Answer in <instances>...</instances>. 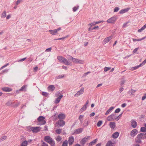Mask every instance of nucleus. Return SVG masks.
Wrapping results in <instances>:
<instances>
[{
  "instance_id": "nucleus-13",
  "label": "nucleus",
  "mask_w": 146,
  "mask_h": 146,
  "mask_svg": "<svg viewBox=\"0 0 146 146\" xmlns=\"http://www.w3.org/2000/svg\"><path fill=\"white\" fill-rule=\"evenodd\" d=\"M74 139L73 136H70L69 137L68 142L69 145H71L74 142Z\"/></svg>"
},
{
  "instance_id": "nucleus-2",
  "label": "nucleus",
  "mask_w": 146,
  "mask_h": 146,
  "mask_svg": "<svg viewBox=\"0 0 146 146\" xmlns=\"http://www.w3.org/2000/svg\"><path fill=\"white\" fill-rule=\"evenodd\" d=\"M44 140L46 142L51 145V146H54L55 142L54 140L49 136H46L44 137Z\"/></svg>"
},
{
  "instance_id": "nucleus-7",
  "label": "nucleus",
  "mask_w": 146,
  "mask_h": 146,
  "mask_svg": "<svg viewBox=\"0 0 146 146\" xmlns=\"http://www.w3.org/2000/svg\"><path fill=\"white\" fill-rule=\"evenodd\" d=\"M89 101H87L86 102V104L83 106L81 108L80 110V112L81 113H82L85 110L87 107L88 106V104H89Z\"/></svg>"
},
{
  "instance_id": "nucleus-42",
  "label": "nucleus",
  "mask_w": 146,
  "mask_h": 146,
  "mask_svg": "<svg viewBox=\"0 0 146 146\" xmlns=\"http://www.w3.org/2000/svg\"><path fill=\"white\" fill-rule=\"evenodd\" d=\"M62 139L61 137L60 136H58L56 138V140L58 142H59Z\"/></svg>"
},
{
  "instance_id": "nucleus-33",
  "label": "nucleus",
  "mask_w": 146,
  "mask_h": 146,
  "mask_svg": "<svg viewBox=\"0 0 146 146\" xmlns=\"http://www.w3.org/2000/svg\"><path fill=\"white\" fill-rule=\"evenodd\" d=\"M146 28V24H145L144 26L142 27L140 29H139L138 30V32H141L143 31Z\"/></svg>"
},
{
  "instance_id": "nucleus-56",
  "label": "nucleus",
  "mask_w": 146,
  "mask_h": 146,
  "mask_svg": "<svg viewBox=\"0 0 146 146\" xmlns=\"http://www.w3.org/2000/svg\"><path fill=\"white\" fill-rule=\"evenodd\" d=\"M52 50L51 48H49L46 49L45 50V51L46 52H50Z\"/></svg>"
},
{
  "instance_id": "nucleus-11",
  "label": "nucleus",
  "mask_w": 146,
  "mask_h": 146,
  "mask_svg": "<svg viewBox=\"0 0 146 146\" xmlns=\"http://www.w3.org/2000/svg\"><path fill=\"white\" fill-rule=\"evenodd\" d=\"M41 128L40 127H33L32 131L33 133H37L39 132Z\"/></svg>"
},
{
  "instance_id": "nucleus-37",
  "label": "nucleus",
  "mask_w": 146,
  "mask_h": 146,
  "mask_svg": "<svg viewBox=\"0 0 146 146\" xmlns=\"http://www.w3.org/2000/svg\"><path fill=\"white\" fill-rule=\"evenodd\" d=\"M64 76V74H61L60 75L57 76H56L55 77V79H60L63 78Z\"/></svg>"
},
{
  "instance_id": "nucleus-41",
  "label": "nucleus",
  "mask_w": 146,
  "mask_h": 146,
  "mask_svg": "<svg viewBox=\"0 0 146 146\" xmlns=\"http://www.w3.org/2000/svg\"><path fill=\"white\" fill-rule=\"evenodd\" d=\"M84 117V116L82 115H80V116L79 117L78 119L80 120L81 123H82V121H83V118Z\"/></svg>"
},
{
  "instance_id": "nucleus-30",
  "label": "nucleus",
  "mask_w": 146,
  "mask_h": 146,
  "mask_svg": "<svg viewBox=\"0 0 146 146\" xmlns=\"http://www.w3.org/2000/svg\"><path fill=\"white\" fill-rule=\"evenodd\" d=\"M113 143L111 141H108L106 145V146H113Z\"/></svg>"
},
{
  "instance_id": "nucleus-35",
  "label": "nucleus",
  "mask_w": 146,
  "mask_h": 146,
  "mask_svg": "<svg viewBox=\"0 0 146 146\" xmlns=\"http://www.w3.org/2000/svg\"><path fill=\"white\" fill-rule=\"evenodd\" d=\"M97 139H96L94 140L93 141H92L89 144V146H92V145H94V144H95V143H96V142H97Z\"/></svg>"
},
{
  "instance_id": "nucleus-46",
  "label": "nucleus",
  "mask_w": 146,
  "mask_h": 146,
  "mask_svg": "<svg viewBox=\"0 0 146 146\" xmlns=\"http://www.w3.org/2000/svg\"><path fill=\"white\" fill-rule=\"evenodd\" d=\"M48 94L46 92H42V94L45 97L47 96L48 95Z\"/></svg>"
},
{
  "instance_id": "nucleus-48",
  "label": "nucleus",
  "mask_w": 146,
  "mask_h": 146,
  "mask_svg": "<svg viewBox=\"0 0 146 146\" xmlns=\"http://www.w3.org/2000/svg\"><path fill=\"white\" fill-rule=\"evenodd\" d=\"M111 69L110 67H105L104 68V70L105 72H107Z\"/></svg>"
},
{
  "instance_id": "nucleus-49",
  "label": "nucleus",
  "mask_w": 146,
  "mask_h": 146,
  "mask_svg": "<svg viewBox=\"0 0 146 146\" xmlns=\"http://www.w3.org/2000/svg\"><path fill=\"white\" fill-rule=\"evenodd\" d=\"M68 36H66L63 37L61 38H58L57 39H54V40H64V39H65V38H66Z\"/></svg>"
},
{
  "instance_id": "nucleus-40",
  "label": "nucleus",
  "mask_w": 146,
  "mask_h": 146,
  "mask_svg": "<svg viewBox=\"0 0 146 146\" xmlns=\"http://www.w3.org/2000/svg\"><path fill=\"white\" fill-rule=\"evenodd\" d=\"M141 131L142 132H146V127H142L141 128Z\"/></svg>"
},
{
  "instance_id": "nucleus-25",
  "label": "nucleus",
  "mask_w": 146,
  "mask_h": 146,
  "mask_svg": "<svg viewBox=\"0 0 146 146\" xmlns=\"http://www.w3.org/2000/svg\"><path fill=\"white\" fill-rule=\"evenodd\" d=\"M70 58H71V60H72V61L74 63L77 64V62L78 59L74 58L71 56H70Z\"/></svg>"
},
{
  "instance_id": "nucleus-32",
  "label": "nucleus",
  "mask_w": 146,
  "mask_h": 146,
  "mask_svg": "<svg viewBox=\"0 0 146 146\" xmlns=\"http://www.w3.org/2000/svg\"><path fill=\"white\" fill-rule=\"evenodd\" d=\"M146 38V37H143L142 38H141L139 39H136L133 38V42H135L136 41H141L142 40H144Z\"/></svg>"
},
{
  "instance_id": "nucleus-14",
  "label": "nucleus",
  "mask_w": 146,
  "mask_h": 146,
  "mask_svg": "<svg viewBox=\"0 0 146 146\" xmlns=\"http://www.w3.org/2000/svg\"><path fill=\"white\" fill-rule=\"evenodd\" d=\"M112 38L111 36H110L106 38L104 41H103L102 43L103 44H105L106 43L108 42Z\"/></svg>"
},
{
  "instance_id": "nucleus-31",
  "label": "nucleus",
  "mask_w": 146,
  "mask_h": 146,
  "mask_svg": "<svg viewBox=\"0 0 146 146\" xmlns=\"http://www.w3.org/2000/svg\"><path fill=\"white\" fill-rule=\"evenodd\" d=\"M6 16V11H4L1 13V18H5Z\"/></svg>"
},
{
  "instance_id": "nucleus-20",
  "label": "nucleus",
  "mask_w": 146,
  "mask_h": 146,
  "mask_svg": "<svg viewBox=\"0 0 146 146\" xmlns=\"http://www.w3.org/2000/svg\"><path fill=\"white\" fill-rule=\"evenodd\" d=\"M58 117L60 120H61L64 119L65 118V116L64 114L62 113L58 115Z\"/></svg>"
},
{
  "instance_id": "nucleus-50",
  "label": "nucleus",
  "mask_w": 146,
  "mask_h": 146,
  "mask_svg": "<svg viewBox=\"0 0 146 146\" xmlns=\"http://www.w3.org/2000/svg\"><path fill=\"white\" fill-rule=\"evenodd\" d=\"M146 63V59L144 61H143L142 62V63L140 64H139V65H140V67H141V66H143L144 64H145Z\"/></svg>"
},
{
  "instance_id": "nucleus-57",
  "label": "nucleus",
  "mask_w": 146,
  "mask_h": 146,
  "mask_svg": "<svg viewBox=\"0 0 146 146\" xmlns=\"http://www.w3.org/2000/svg\"><path fill=\"white\" fill-rule=\"evenodd\" d=\"M22 0H18L15 3L16 5H17L19 3H21Z\"/></svg>"
},
{
  "instance_id": "nucleus-5",
  "label": "nucleus",
  "mask_w": 146,
  "mask_h": 146,
  "mask_svg": "<svg viewBox=\"0 0 146 146\" xmlns=\"http://www.w3.org/2000/svg\"><path fill=\"white\" fill-rule=\"evenodd\" d=\"M84 88L83 87L81 88L80 90L78 91L75 94L74 96L77 97L82 94L84 92Z\"/></svg>"
},
{
  "instance_id": "nucleus-53",
  "label": "nucleus",
  "mask_w": 146,
  "mask_h": 146,
  "mask_svg": "<svg viewBox=\"0 0 146 146\" xmlns=\"http://www.w3.org/2000/svg\"><path fill=\"white\" fill-rule=\"evenodd\" d=\"M41 146H48V145L46 143L44 142H42V143Z\"/></svg>"
},
{
  "instance_id": "nucleus-21",
  "label": "nucleus",
  "mask_w": 146,
  "mask_h": 146,
  "mask_svg": "<svg viewBox=\"0 0 146 146\" xmlns=\"http://www.w3.org/2000/svg\"><path fill=\"white\" fill-rule=\"evenodd\" d=\"M114 115L112 114L109 116L107 117V119L108 121H112L114 120L113 119V116Z\"/></svg>"
},
{
  "instance_id": "nucleus-17",
  "label": "nucleus",
  "mask_w": 146,
  "mask_h": 146,
  "mask_svg": "<svg viewBox=\"0 0 146 146\" xmlns=\"http://www.w3.org/2000/svg\"><path fill=\"white\" fill-rule=\"evenodd\" d=\"M63 96L62 95H61L58 97L55 100V103L57 104H58L60 102L61 99L62 98Z\"/></svg>"
},
{
  "instance_id": "nucleus-24",
  "label": "nucleus",
  "mask_w": 146,
  "mask_h": 146,
  "mask_svg": "<svg viewBox=\"0 0 146 146\" xmlns=\"http://www.w3.org/2000/svg\"><path fill=\"white\" fill-rule=\"evenodd\" d=\"M114 109V107H111L106 112L105 115H107L111 111L113 110Z\"/></svg>"
},
{
  "instance_id": "nucleus-39",
  "label": "nucleus",
  "mask_w": 146,
  "mask_h": 146,
  "mask_svg": "<svg viewBox=\"0 0 146 146\" xmlns=\"http://www.w3.org/2000/svg\"><path fill=\"white\" fill-rule=\"evenodd\" d=\"M68 141L67 140L64 141L62 145V146H68Z\"/></svg>"
},
{
  "instance_id": "nucleus-58",
  "label": "nucleus",
  "mask_w": 146,
  "mask_h": 146,
  "mask_svg": "<svg viewBox=\"0 0 146 146\" xmlns=\"http://www.w3.org/2000/svg\"><path fill=\"white\" fill-rule=\"evenodd\" d=\"M11 15L10 14H9L6 17V19L7 20L9 19L10 18H11Z\"/></svg>"
},
{
  "instance_id": "nucleus-12",
  "label": "nucleus",
  "mask_w": 146,
  "mask_h": 146,
  "mask_svg": "<svg viewBox=\"0 0 146 146\" xmlns=\"http://www.w3.org/2000/svg\"><path fill=\"white\" fill-rule=\"evenodd\" d=\"M83 130V129L82 128H79L75 129L74 131L72 134L74 135L81 133L82 132Z\"/></svg>"
},
{
  "instance_id": "nucleus-54",
  "label": "nucleus",
  "mask_w": 146,
  "mask_h": 146,
  "mask_svg": "<svg viewBox=\"0 0 146 146\" xmlns=\"http://www.w3.org/2000/svg\"><path fill=\"white\" fill-rule=\"evenodd\" d=\"M119 8L117 7H116L114 9V12H117L119 11Z\"/></svg>"
},
{
  "instance_id": "nucleus-19",
  "label": "nucleus",
  "mask_w": 146,
  "mask_h": 146,
  "mask_svg": "<svg viewBox=\"0 0 146 146\" xmlns=\"http://www.w3.org/2000/svg\"><path fill=\"white\" fill-rule=\"evenodd\" d=\"M131 124L132 127L133 128H135L136 127L137 123L135 121L132 120L131 121Z\"/></svg>"
},
{
  "instance_id": "nucleus-8",
  "label": "nucleus",
  "mask_w": 146,
  "mask_h": 146,
  "mask_svg": "<svg viewBox=\"0 0 146 146\" xmlns=\"http://www.w3.org/2000/svg\"><path fill=\"white\" fill-rule=\"evenodd\" d=\"M90 138V136H87L83 138L80 142L81 144L84 145L86 142L88 140L89 138Z\"/></svg>"
},
{
  "instance_id": "nucleus-44",
  "label": "nucleus",
  "mask_w": 146,
  "mask_h": 146,
  "mask_svg": "<svg viewBox=\"0 0 146 146\" xmlns=\"http://www.w3.org/2000/svg\"><path fill=\"white\" fill-rule=\"evenodd\" d=\"M56 133L58 134H59L62 132V129H59L56 130Z\"/></svg>"
},
{
  "instance_id": "nucleus-59",
  "label": "nucleus",
  "mask_w": 146,
  "mask_h": 146,
  "mask_svg": "<svg viewBox=\"0 0 146 146\" xmlns=\"http://www.w3.org/2000/svg\"><path fill=\"white\" fill-rule=\"evenodd\" d=\"M20 104V103L19 102L15 104L14 102V107H16L19 106Z\"/></svg>"
},
{
  "instance_id": "nucleus-1",
  "label": "nucleus",
  "mask_w": 146,
  "mask_h": 146,
  "mask_svg": "<svg viewBox=\"0 0 146 146\" xmlns=\"http://www.w3.org/2000/svg\"><path fill=\"white\" fill-rule=\"evenodd\" d=\"M57 59L60 62L64 64L67 65H72V63L70 62L69 61L66 59L61 56H57Z\"/></svg>"
},
{
  "instance_id": "nucleus-64",
  "label": "nucleus",
  "mask_w": 146,
  "mask_h": 146,
  "mask_svg": "<svg viewBox=\"0 0 146 146\" xmlns=\"http://www.w3.org/2000/svg\"><path fill=\"white\" fill-rule=\"evenodd\" d=\"M90 73V72H86L83 75V77H85L86 76L87 74H89V73Z\"/></svg>"
},
{
  "instance_id": "nucleus-10",
  "label": "nucleus",
  "mask_w": 146,
  "mask_h": 146,
  "mask_svg": "<svg viewBox=\"0 0 146 146\" xmlns=\"http://www.w3.org/2000/svg\"><path fill=\"white\" fill-rule=\"evenodd\" d=\"M138 133V131L136 129H134L132 130L130 133V135L131 137H134Z\"/></svg>"
},
{
  "instance_id": "nucleus-9",
  "label": "nucleus",
  "mask_w": 146,
  "mask_h": 146,
  "mask_svg": "<svg viewBox=\"0 0 146 146\" xmlns=\"http://www.w3.org/2000/svg\"><path fill=\"white\" fill-rule=\"evenodd\" d=\"M137 138L141 139H145L146 138V133H141L137 135Z\"/></svg>"
},
{
  "instance_id": "nucleus-34",
  "label": "nucleus",
  "mask_w": 146,
  "mask_h": 146,
  "mask_svg": "<svg viewBox=\"0 0 146 146\" xmlns=\"http://www.w3.org/2000/svg\"><path fill=\"white\" fill-rule=\"evenodd\" d=\"M32 127L30 126L27 127L26 128V130L28 131H32Z\"/></svg>"
},
{
  "instance_id": "nucleus-27",
  "label": "nucleus",
  "mask_w": 146,
  "mask_h": 146,
  "mask_svg": "<svg viewBox=\"0 0 146 146\" xmlns=\"http://www.w3.org/2000/svg\"><path fill=\"white\" fill-rule=\"evenodd\" d=\"M28 141L26 140L23 141L21 144L20 146H27Z\"/></svg>"
},
{
  "instance_id": "nucleus-15",
  "label": "nucleus",
  "mask_w": 146,
  "mask_h": 146,
  "mask_svg": "<svg viewBox=\"0 0 146 146\" xmlns=\"http://www.w3.org/2000/svg\"><path fill=\"white\" fill-rule=\"evenodd\" d=\"M49 92H52L55 89V87L54 85H50L47 88Z\"/></svg>"
},
{
  "instance_id": "nucleus-60",
  "label": "nucleus",
  "mask_w": 146,
  "mask_h": 146,
  "mask_svg": "<svg viewBox=\"0 0 146 146\" xmlns=\"http://www.w3.org/2000/svg\"><path fill=\"white\" fill-rule=\"evenodd\" d=\"M122 113L119 115L117 117H116V119H117V120H118L121 117L122 115Z\"/></svg>"
},
{
  "instance_id": "nucleus-23",
  "label": "nucleus",
  "mask_w": 146,
  "mask_h": 146,
  "mask_svg": "<svg viewBox=\"0 0 146 146\" xmlns=\"http://www.w3.org/2000/svg\"><path fill=\"white\" fill-rule=\"evenodd\" d=\"M3 91L5 92H9L11 91L12 90L8 87H3L2 88Z\"/></svg>"
},
{
  "instance_id": "nucleus-45",
  "label": "nucleus",
  "mask_w": 146,
  "mask_h": 146,
  "mask_svg": "<svg viewBox=\"0 0 146 146\" xmlns=\"http://www.w3.org/2000/svg\"><path fill=\"white\" fill-rule=\"evenodd\" d=\"M102 123V121H99L97 123V125L98 127L100 126Z\"/></svg>"
},
{
  "instance_id": "nucleus-63",
  "label": "nucleus",
  "mask_w": 146,
  "mask_h": 146,
  "mask_svg": "<svg viewBox=\"0 0 146 146\" xmlns=\"http://www.w3.org/2000/svg\"><path fill=\"white\" fill-rule=\"evenodd\" d=\"M146 98V94H145L143 96L142 98V100H145Z\"/></svg>"
},
{
  "instance_id": "nucleus-55",
  "label": "nucleus",
  "mask_w": 146,
  "mask_h": 146,
  "mask_svg": "<svg viewBox=\"0 0 146 146\" xmlns=\"http://www.w3.org/2000/svg\"><path fill=\"white\" fill-rule=\"evenodd\" d=\"M120 110H121L120 108H117L115 110V113H118L120 111Z\"/></svg>"
},
{
  "instance_id": "nucleus-16",
  "label": "nucleus",
  "mask_w": 146,
  "mask_h": 146,
  "mask_svg": "<svg viewBox=\"0 0 146 146\" xmlns=\"http://www.w3.org/2000/svg\"><path fill=\"white\" fill-rule=\"evenodd\" d=\"M14 102H13V101L10 100L7 102L6 103V105L8 106H11L14 107Z\"/></svg>"
},
{
  "instance_id": "nucleus-38",
  "label": "nucleus",
  "mask_w": 146,
  "mask_h": 146,
  "mask_svg": "<svg viewBox=\"0 0 146 146\" xmlns=\"http://www.w3.org/2000/svg\"><path fill=\"white\" fill-rule=\"evenodd\" d=\"M7 137L5 136H3L0 138V142H2L6 139Z\"/></svg>"
},
{
  "instance_id": "nucleus-18",
  "label": "nucleus",
  "mask_w": 146,
  "mask_h": 146,
  "mask_svg": "<svg viewBox=\"0 0 146 146\" xmlns=\"http://www.w3.org/2000/svg\"><path fill=\"white\" fill-rule=\"evenodd\" d=\"M58 125L60 126H63L65 124V122L63 120H60L58 122Z\"/></svg>"
},
{
  "instance_id": "nucleus-62",
  "label": "nucleus",
  "mask_w": 146,
  "mask_h": 146,
  "mask_svg": "<svg viewBox=\"0 0 146 146\" xmlns=\"http://www.w3.org/2000/svg\"><path fill=\"white\" fill-rule=\"evenodd\" d=\"M138 49H139L138 48H135L134 49V50H133V53H135L138 50Z\"/></svg>"
},
{
  "instance_id": "nucleus-26",
  "label": "nucleus",
  "mask_w": 146,
  "mask_h": 146,
  "mask_svg": "<svg viewBox=\"0 0 146 146\" xmlns=\"http://www.w3.org/2000/svg\"><path fill=\"white\" fill-rule=\"evenodd\" d=\"M27 87V85H24L19 90H20V91H26Z\"/></svg>"
},
{
  "instance_id": "nucleus-22",
  "label": "nucleus",
  "mask_w": 146,
  "mask_h": 146,
  "mask_svg": "<svg viewBox=\"0 0 146 146\" xmlns=\"http://www.w3.org/2000/svg\"><path fill=\"white\" fill-rule=\"evenodd\" d=\"M129 8L125 9H123L119 11L120 14H123L127 12L129 10Z\"/></svg>"
},
{
  "instance_id": "nucleus-52",
  "label": "nucleus",
  "mask_w": 146,
  "mask_h": 146,
  "mask_svg": "<svg viewBox=\"0 0 146 146\" xmlns=\"http://www.w3.org/2000/svg\"><path fill=\"white\" fill-rule=\"evenodd\" d=\"M9 64V63H7L5 65H4L3 66H2L0 68V70H1V69H3V68L6 67H7V66H8Z\"/></svg>"
},
{
  "instance_id": "nucleus-29",
  "label": "nucleus",
  "mask_w": 146,
  "mask_h": 146,
  "mask_svg": "<svg viewBox=\"0 0 146 146\" xmlns=\"http://www.w3.org/2000/svg\"><path fill=\"white\" fill-rule=\"evenodd\" d=\"M110 127L113 129L115 127V123L114 122H111L110 123Z\"/></svg>"
},
{
  "instance_id": "nucleus-47",
  "label": "nucleus",
  "mask_w": 146,
  "mask_h": 146,
  "mask_svg": "<svg viewBox=\"0 0 146 146\" xmlns=\"http://www.w3.org/2000/svg\"><path fill=\"white\" fill-rule=\"evenodd\" d=\"M79 6H78L77 7H75L73 8V11L74 12H76L78 9Z\"/></svg>"
},
{
  "instance_id": "nucleus-36",
  "label": "nucleus",
  "mask_w": 146,
  "mask_h": 146,
  "mask_svg": "<svg viewBox=\"0 0 146 146\" xmlns=\"http://www.w3.org/2000/svg\"><path fill=\"white\" fill-rule=\"evenodd\" d=\"M89 123V121L88 120L86 121L85 120L84 121V123L83 124V125L84 127H86L88 126Z\"/></svg>"
},
{
  "instance_id": "nucleus-28",
  "label": "nucleus",
  "mask_w": 146,
  "mask_h": 146,
  "mask_svg": "<svg viewBox=\"0 0 146 146\" xmlns=\"http://www.w3.org/2000/svg\"><path fill=\"white\" fill-rule=\"evenodd\" d=\"M119 135V133L117 132L114 133L112 135V137L114 138H117Z\"/></svg>"
},
{
  "instance_id": "nucleus-6",
  "label": "nucleus",
  "mask_w": 146,
  "mask_h": 146,
  "mask_svg": "<svg viewBox=\"0 0 146 146\" xmlns=\"http://www.w3.org/2000/svg\"><path fill=\"white\" fill-rule=\"evenodd\" d=\"M60 27H59L57 29L50 30L48 31L52 35H55L57 33V32L61 30Z\"/></svg>"
},
{
  "instance_id": "nucleus-3",
  "label": "nucleus",
  "mask_w": 146,
  "mask_h": 146,
  "mask_svg": "<svg viewBox=\"0 0 146 146\" xmlns=\"http://www.w3.org/2000/svg\"><path fill=\"white\" fill-rule=\"evenodd\" d=\"M45 118L42 116H40L37 118L38 121L39 122V125H44L46 123V121L45 120Z\"/></svg>"
},
{
  "instance_id": "nucleus-61",
  "label": "nucleus",
  "mask_w": 146,
  "mask_h": 146,
  "mask_svg": "<svg viewBox=\"0 0 146 146\" xmlns=\"http://www.w3.org/2000/svg\"><path fill=\"white\" fill-rule=\"evenodd\" d=\"M125 81L124 80H121V85L122 86L123 85L125 82Z\"/></svg>"
},
{
  "instance_id": "nucleus-4",
  "label": "nucleus",
  "mask_w": 146,
  "mask_h": 146,
  "mask_svg": "<svg viewBox=\"0 0 146 146\" xmlns=\"http://www.w3.org/2000/svg\"><path fill=\"white\" fill-rule=\"evenodd\" d=\"M117 19L116 16H113L108 19L107 22L109 23H114L116 21Z\"/></svg>"
},
{
  "instance_id": "nucleus-43",
  "label": "nucleus",
  "mask_w": 146,
  "mask_h": 146,
  "mask_svg": "<svg viewBox=\"0 0 146 146\" xmlns=\"http://www.w3.org/2000/svg\"><path fill=\"white\" fill-rule=\"evenodd\" d=\"M84 63V60H80L78 59L77 62V64H83Z\"/></svg>"
},
{
  "instance_id": "nucleus-51",
  "label": "nucleus",
  "mask_w": 146,
  "mask_h": 146,
  "mask_svg": "<svg viewBox=\"0 0 146 146\" xmlns=\"http://www.w3.org/2000/svg\"><path fill=\"white\" fill-rule=\"evenodd\" d=\"M141 139H139L137 138L135 139V141L136 142L138 143H141Z\"/></svg>"
}]
</instances>
